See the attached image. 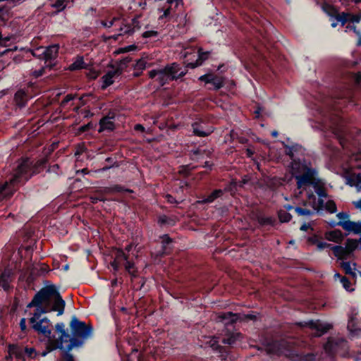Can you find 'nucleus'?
<instances>
[{"label":"nucleus","mask_w":361,"mask_h":361,"mask_svg":"<svg viewBox=\"0 0 361 361\" xmlns=\"http://www.w3.org/2000/svg\"><path fill=\"white\" fill-rule=\"evenodd\" d=\"M118 18L114 17L110 21H105V20H101V25L106 28H110L114 25V22L117 20Z\"/></svg>","instance_id":"obj_62"},{"label":"nucleus","mask_w":361,"mask_h":361,"mask_svg":"<svg viewBox=\"0 0 361 361\" xmlns=\"http://www.w3.org/2000/svg\"><path fill=\"white\" fill-rule=\"evenodd\" d=\"M192 127L193 134L198 137H207L212 133V131H211V130L210 131H204L203 130V127L197 122L192 123Z\"/></svg>","instance_id":"obj_32"},{"label":"nucleus","mask_w":361,"mask_h":361,"mask_svg":"<svg viewBox=\"0 0 361 361\" xmlns=\"http://www.w3.org/2000/svg\"><path fill=\"white\" fill-rule=\"evenodd\" d=\"M341 283H342L343 287L347 290V291H353L354 289L351 288V282L350 280L346 277L344 276L341 279Z\"/></svg>","instance_id":"obj_55"},{"label":"nucleus","mask_w":361,"mask_h":361,"mask_svg":"<svg viewBox=\"0 0 361 361\" xmlns=\"http://www.w3.org/2000/svg\"><path fill=\"white\" fill-rule=\"evenodd\" d=\"M240 336V334H234L232 333L231 334L228 335L227 337H224L222 339V343L227 345H233L238 337Z\"/></svg>","instance_id":"obj_44"},{"label":"nucleus","mask_w":361,"mask_h":361,"mask_svg":"<svg viewBox=\"0 0 361 361\" xmlns=\"http://www.w3.org/2000/svg\"><path fill=\"white\" fill-rule=\"evenodd\" d=\"M199 80L204 82L206 84L212 85V87H209V89H213L214 90H218L224 85V80L223 77L212 73H207L201 75L199 78Z\"/></svg>","instance_id":"obj_11"},{"label":"nucleus","mask_w":361,"mask_h":361,"mask_svg":"<svg viewBox=\"0 0 361 361\" xmlns=\"http://www.w3.org/2000/svg\"><path fill=\"white\" fill-rule=\"evenodd\" d=\"M326 238L336 243H340L344 239L347 234H343V232L339 229H335L326 233Z\"/></svg>","instance_id":"obj_25"},{"label":"nucleus","mask_w":361,"mask_h":361,"mask_svg":"<svg viewBox=\"0 0 361 361\" xmlns=\"http://www.w3.org/2000/svg\"><path fill=\"white\" fill-rule=\"evenodd\" d=\"M348 329L351 334H358L361 329L355 326V323L353 317H350L348 323Z\"/></svg>","instance_id":"obj_51"},{"label":"nucleus","mask_w":361,"mask_h":361,"mask_svg":"<svg viewBox=\"0 0 361 361\" xmlns=\"http://www.w3.org/2000/svg\"><path fill=\"white\" fill-rule=\"evenodd\" d=\"M9 356L14 355L18 360L25 361V357L34 359L38 355V353L34 348L25 347L23 348L17 345L11 344L8 346Z\"/></svg>","instance_id":"obj_8"},{"label":"nucleus","mask_w":361,"mask_h":361,"mask_svg":"<svg viewBox=\"0 0 361 361\" xmlns=\"http://www.w3.org/2000/svg\"><path fill=\"white\" fill-rule=\"evenodd\" d=\"M59 47L57 44H54L48 47L43 52V58L46 67H49L50 69L54 66V64L51 63V61L54 60L58 55Z\"/></svg>","instance_id":"obj_13"},{"label":"nucleus","mask_w":361,"mask_h":361,"mask_svg":"<svg viewBox=\"0 0 361 361\" xmlns=\"http://www.w3.org/2000/svg\"><path fill=\"white\" fill-rule=\"evenodd\" d=\"M160 238L161 240V249L159 250L157 253V255L160 257H163L164 255H167L170 254L173 249V240L170 238V236L168 234H164L160 236Z\"/></svg>","instance_id":"obj_16"},{"label":"nucleus","mask_w":361,"mask_h":361,"mask_svg":"<svg viewBox=\"0 0 361 361\" xmlns=\"http://www.w3.org/2000/svg\"><path fill=\"white\" fill-rule=\"evenodd\" d=\"M205 150H202L200 148L192 149L190 152V159L192 161H197L203 157Z\"/></svg>","instance_id":"obj_41"},{"label":"nucleus","mask_w":361,"mask_h":361,"mask_svg":"<svg viewBox=\"0 0 361 361\" xmlns=\"http://www.w3.org/2000/svg\"><path fill=\"white\" fill-rule=\"evenodd\" d=\"M324 348L329 355H339L345 356L348 351V341L343 338H329L324 345Z\"/></svg>","instance_id":"obj_5"},{"label":"nucleus","mask_w":361,"mask_h":361,"mask_svg":"<svg viewBox=\"0 0 361 361\" xmlns=\"http://www.w3.org/2000/svg\"><path fill=\"white\" fill-rule=\"evenodd\" d=\"M331 250L333 251V253L336 257L338 259H347L349 257L346 252V249L345 247L341 245H333L331 247Z\"/></svg>","instance_id":"obj_28"},{"label":"nucleus","mask_w":361,"mask_h":361,"mask_svg":"<svg viewBox=\"0 0 361 361\" xmlns=\"http://www.w3.org/2000/svg\"><path fill=\"white\" fill-rule=\"evenodd\" d=\"M295 212L298 216H312L314 212L310 209L295 207Z\"/></svg>","instance_id":"obj_47"},{"label":"nucleus","mask_w":361,"mask_h":361,"mask_svg":"<svg viewBox=\"0 0 361 361\" xmlns=\"http://www.w3.org/2000/svg\"><path fill=\"white\" fill-rule=\"evenodd\" d=\"M103 191L106 193L132 192L131 190L126 189L123 186L121 185H114L111 187H105L104 188Z\"/></svg>","instance_id":"obj_36"},{"label":"nucleus","mask_w":361,"mask_h":361,"mask_svg":"<svg viewBox=\"0 0 361 361\" xmlns=\"http://www.w3.org/2000/svg\"><path fill=\"white\" fill-rule=\"evenodd\" d=\"M157 223L161 228H167L174 226L176 224V221L173 216H168L166 214H159L157 217Z\"/></svg>","instance_id":"obj_20"},{"label":"nucleus","mask_w":361,"mask_h":361,"mask_svg":"<svg viewBox=\"0 0 361 361\" xmlns=\"http://www.w3.org/2000/svg\"><path fill=\"white\" fill-rule=\"evenodd\" d=\"M66 302L62 298L58 288L53 284L42 288L27 305V308L36 307L32 317L29 319L30 328L39 335L49 336L52 333V324L42 314L57 312V315L64 312Z\"/></svg>","instance_id":"obj_1"},{"label":"nucleus","mask_w":361,"mask_h":361,"mask_svg":"<svg viewBox=\"0 0 361 361\" xmlns=\"http://www.w3.org/2000/svg\"><path fill=\"white\" fill-rule=\"evenodd\" d=\"M31 178L27 162L18 164L8 180L0 183V201L11 198Z\"/></svg>","instance_id":"obj_3"},{"label":"nucleus","mask_w":361,"mask_h":361,"mask_svg":"<svg viewBox=\"0 0 361 361\" xmlns=\"http://www.w3.org/2000/svg\"><path fill=\"white\" fill-rule=\"evenodd\" d=\"M86 75L89 79L95 80L99 76V72L94 69H90Z\"/></svg>","instance_id":"obj_63"},{"label":"nucleus","mask_w":361,"mask_h":361,"mask_svg":"<svg viewBox=\"0 0 361 361\" xmlns=\"http://www.w3.org/2000/svg\"><path fill=\"white\" fill-rule=\"evenodd\" d=\"M19 325H20V330L23 333V334H27L30 330H32L30 327L28 328L26 325V319L25 318H22L20 320V323H19Z\"/></svg>","instance_id":"obj_56"},{"label":"nucleus","mask_w":361,"mask_h":361,"mask_svg":"<svg viewBox=\"0 0 361 361\" xmlns=\"http://www.w3.org/2000/svg\"><path fill=\"white\" fill-rule=\"evenodd\" d=\"M132 25H133V27H132V25L130 24L124 25L123 27H121L119 29V30L121 32V34H122V35H131L134 33L135 28H137V29L140 28L139 21L137 20L135 18H133L132 20Z\"/></svg>","instance_id":"obj_29"},{"label":"nucleus","mask_w":361,"mask_h":361,"mask_svg":"<svg viewBox=\"0 0 361 361\" xmlns=\"http://www.w3.org/2000/svg\"><path fill=\"white\" fill-rule=\"evenodd\" d=\"M123 265L125 267V269L128 272L129 274H130L132 276H136V274L134 271H133L135 266L133 262H130L127 259L126 261L123 262Z\"/></svg>","instance_id":"obj_49"},{"label":"nucleus","mask_w":361,"mask_h":361,"mask_svg":"<svg viewBox=\"0 0 361 361\" xmlns=\"http://www.w3.org/2000/svg\"><path fill=\"white\" fill-rule=\"evenodd\" d=\"M13 279V271L11 269L6 268L0 276V286L5 291H8L11 288L10 283Z\"/></svg>","instance_id":"obj_18"},{"label":"nucleus","mask_w":361,"mask_h":361,"mask_svg":"<svg viewBox=\"0 0 361 361\" xmlns=\"http://www.w3.org/2000/svg\"><path fill=\"white\" fill-rule=\"evenodd\" d=\"M350 15L348 13L343 12L341 13H339L338 12V14L336 16L335 19L337 20V22L341 23V25L343 26L348 21V17Z\"/></svg>","instance_id":"obj_45"},{"label":"nucleus","mask_w":361,"mask_h":361,"mask_svg":"<svg viewBox=\"0 0 361 361\" xmlns=\"http://www.w3.org/2000/svg\"><path fill=\"white\" fill-rule=\"evenodd\" d=\"M353 268L351 267V264L350 262H343L341 263V267L344 271L346 275L350 276L353 279L356 281L357 279V271H356V263H353Z\"/></svg>","instance_id":"obj_26"},{"label":"nucleus","mask_w":361,"mask_h":361,"mask_svg":"<svg viewBox=\"0 0 361 361\" xmlns=\"http://www.w3.org/2000/svg\"><path fill=\"white\" fill-rule=\"evenodd\" d=\"M316 356L313 353H307L305 355L295 354L293 356V361H315Z\"/></svg>","instance_id":"obj_37"},{"label":"nucleus","mask_w":361,"mask_h":361,"mask_svg":"<svg viewBox=\"0 0 361 361\" xmlns=\"http://www.w3.org/2000/svg\"><path fill=\"white\" fill-rule=\"evenodd\" d=\"M121 73L122 68L120 67H117L114 70L107 71V73L102 78L103 83L102 85L101 89L104 90L108 87L114 83L113 78L116 75H120Z\"/></svg>","instance_id":"obj_17"},{"label":"nucleus","mask_w":361,"mask_h":361,"mask_svg":"<svg viewBox=\"0 0 361 361\" xmlns=\"http://www.w3.org/2000/svg\"><path fill=\"white\" fill-rule=\"evenodd\" d=\"M105 161L107 162L108 164H109V166H104L102 169V171H106L111 169L114 166H116V167L118 166V164H117V162L114 160V158H112L111 157H109L106 158Z\"/></svg>","instance_id":"obj_50"},{"label":"nucleus","mask_w":361,"mask_h":361,"mask_svg":"<svg viewBox=\"0 0 361 361\" xmlns=\"http://www.w3.org/2000/svg\"><path fill=\"white\" fill-rule=\"evenodd\" d=\"M210 346L214 351L219 354L221 360L227 359L229 353L228 348L219 345V342L216 339H212L210 341Z\"/></svg>","instance_id":"obj_22"},{"label":"nucleus","mask_w":361,"mask_h":361,"mask_svg":"<svg viewBox=\"0 0 361 361\" xmlns=\"http://www.w3.org/2000/svg\"><path fill=\"white\" fill-rule=\"evenodd\" d=\"M47 340L46 343V348L44 351H42L40 355L42 357H45L48 353L59 349L62 350L63 348V345L61 344V338H54V336L51 334L49 336H44Z\"/></svg>","instance_id":"obj_12"},{"label":"nucleus","mask_w":361,"mask_h":361,"mask_svg":"<svg viewBox=\"0 0 361 361\" xmlns=\"http://www.w3.org/2000/svg\"><path fill=\"white\" fill-rule=\"evenodd\" d=\"M164 68L170 81L182 78L186 75L189 68L187 67V63L185 67H183L180 64L176 62L167 64Z\"/></svg>","instance_id":"obj_9"},{"label":"nucleus","mask_w":361,"mask_h":361,"mask_svg":"<svg viewBox=\"0 0 361 361\" xmlns=\"http://www.w3.org/2000/svg\"><path fill=\"white\" fill-rule=\"evenodd\" d=\"M156 81L159 82L160 86H164L170 81L165 68L159 69V73L157 75Z\"/></svg>","instance_id":"obj_34"},{"label":"nucleus","mask_w":361,"mask_h":361,"mask_svg":"<svg viewBox=\"0 0 361 361\" xmlns=\"http://www.w3.org/2000/svg\"><path fill=\"white\" fill-rule=\"evenodd\" d=\"M159 35L157 31L154 30H149V31H145L142 33V36L143 38H149V37H156Z\"/></svg>","instance_id":"obj_60"},{"label":"nucleus","mask_w":361,"mask_h":361,"mask_svg":"<svg viewBox=\"0 0 361 361\" xmlns=\"http://www.w3.org/2000/svg\"><path fill=\"white\" fill-rule=\"evenodd\" d=\"M239 5L245 6L250 9L257 10L259 4V0H235Z\"/></svg>","instance_id":"obj_35"},{"label":"nucleus","mask_w":361,"mask_h":361,"mask_svg":"<svg viewBox=\"0 0 361 361\" xmlns=\"http://www.w3.org/2000/svg\"><path fill=\"white\" fill-rule=\"evenodd\" d=\"M310 187H312L319 197H326L327 192L324 188V180L319 177L317 178L312 183L310 184Z\"/></svg>","instance_id":"obj_21"},{"label":"nucleus","mask_w":361,"mask_h":361,"mask_svg":"<svg viewBox=\"0 0 361 361\" xmlns=\"http://www.w3.org/2000/svg\"><path fill=\"white\" fill-rule=\"evenodd\" d=\"M73 2V0H56L52 4V7L56 8L57 11H61L68 6V4Z\"/></svg>","instance_id":"obj_40"},{"label":"nucleus","mask_w":361,"mask_h":361,"mask_svg":"<svg viewBox=\"0 0 361 361\" xmlns=\"http://www.w3.org/2000/svg\"><path fill=\"white\" fill-rule=\"evenodd\" d=\"M211 54L209 51H204L202 47L198 48L197 59L195 61L188 62L187 67L195 68L202 65V63L209 58Z\"/></svg>","instance_id":"obj_19"},{"label":"nucleus","mask_w":361,"mask_h":361,"mask_svg":"<svg viewBox=\"0 0 361 361\" xmlns=\"http://www.w3.org/2000/svg\"><path fill=\"white\" fill-rule=\"evenodd\" d=\"M290 171L296 181L298 189L306 190L317 178H319L317 168L309 159H298L290 162Z\"/></svg>","instance_id":"obj_2"},{"label":"nucleus","mask_w":361,"mask_h":361,"mask_svg":"<svg viewBox=\"0 0 361 361\" xmlns=\"http://www.w3.org/2000/svg\"><path fill=\"white\" fill-rule=\"evenodd\" d=\"M70 329L73 336L82 338H88L93 332L92 325H87L85 322L80 321L75 315L71 317Z\"/></svg>","instance_id":"obj_6"},{"label":"nucleus","mask_w":361,"mask_h":361,"mask_svg":"<svg viewBox=\"0 0 361 361\" xmlns=\"http://www.w3.org/2000/svg\"><path fill=\"white\" fill-rule=\"evenodd\" d=\"M137 47L136 45L131 44V45H128V46H126L124 47L118 48L114 52V54L115 55H118L121 54H124V53L135 51V50H137Z\"/></svg>","instance_id":"obj_42"},{"label":"nucleus","mask_w":361,"mask_h":361,"mask_svg":"<svg viewBox=\"0 0 361 361\" xmlns=\"http://www.w3.org/2000/svg\"><path fill=\"white\" fill-rule=\"evenodd\" d=\"M75 99V95L73 94H68L65 96V97L62 99L61 102V106L64 107L66 106L68 103Z\"/></svg>","instance_id":"obj_58"},{"label":"nucleus","mask_w":361,"mask_h":361,"mask_svg":"<svg viewBox=\"0 0 361 361\" xmlns=\"http://www.w3.org/2000/svg\"><path fill=\"white\" fill-rule=\"evenodd\" d=\"M69 69L72 71L88 69V64L84 61L82 56H78L75 61L70 65Z\"/></svg>","instance_id":"obj_30"},{"label":"nucleus","mask_w":361,"mask_h":361,"mask_svg":"<svg viewBox=\"0 0 361 361\" xmlns=\"http://www.w3.org/2000/svg\"><path fill=\"white\" fill-rule=\"evenodd\" d=\"M149 66H151V63L146 62L143 59H140L136 61L134 66V70L142 71Z\"/></svg>","instance_id":"obj_43"},{"label":"nucleus","mask_w":361,"mask_h":361,"mask_svg":"<svg viewBox=\"0 0 361 361\" xmlns=\"http://www.w3.org/2000/svg\"><path fill=\"white\" fill-rule=\"evenodd\" d=\"M257 220L261 226H274L276 224V219L273 216H264L259 215L257 217Z\"/></svg>","instance_id":"obj_31"},{"label":"nucleus","mask_w":361,"mask_h":361,"mask_svg":"<svg viewBox=\"0 0 361 361\" xmlns=\"http://www.w3.org/2000/svg\"><path fill=\"white\" fill-rule=\"evenodd\" d=\"M307 240L309 243H310L312 245H317V244L319 243V236L316 234H314L312 236H309L307 238Z\"/></svg>","instance_id":"obj_64"},{"label":"nucleus","mask_w":361,"mask_h":361,"mask_svg":"<svg viewBox=\"0 0 361 361\" xmlns=\"http://www.w3.org/2000/svg\"><path fill=\"white\" fill-rule=\"evenodd\" d=\"M190 165H184L181 166L180 173L184 176H188L190 174Z\"/></svg>","instance_id":"obj_61"},{"label":"nucleus","mask_w":361,"mask_h":361,"mask_svg":"<svg viewBox=\"0 0 361 361\" xmlns=\"http://www.w3.org/2000/svg\"><path fill=\"white\" fill-rule=\"evenodd\" d=\"M54 328L56 332L60 334L58 338H62L61 344L63 345L64 343H68L66 345H63L62 350L71 352L73 348L80 347L83 345L85 338H82L76 336H71L65 328L64 323L59 322L55 325Z\"/></svg>","instance_id":"obj_4"},{"label":"nucleus","mask_w":361,"mask_h":361,"mask_svg":"<svg viewBox=\"0 0 361 361\" xmlns=\"http://www.w3.org/2000/svg\"><path fill=\"white\" fill-rule=\"evenodd\" d=\"M322 9L329 17L334 18H335L336 16L338 14V11L337 10V8L335 6L328 4L326 1H324L322 4Z\"/></svg>","instance_id":"obj_33"},{"label":"nucleus","mask_w":361,"mask_h":361,"mask_svg":"<svg viewBox=\"0 0 361 361\" xmlns=\"http://www.w3.org/2000/svg\"><path fill=\"white\" fill-rule=\"evenodd\" d=\"M17 47L14 49L6 48L0 51V71L8 67L12 62L13 55Z\"/></svg>","instance_id":"obj_15"},{"label":"nucleus","mask_w":361,"mask_h":361,"mask_svg":"<svg viewBox=\"0 0 361 361\" xmlns=\"http://www.w3.org/2000/svg\"><path fill=\"white\" fill-rule=\"evenodd\" d=\"M24 162H27L28 165L29 171L31 173V177L36 173H40L47 167L48 164V160L46 158H42L39 159L34 166L32 165V161L29 159H25L23 160L20 164H23Z\"/></svg>","instance_id":"obj_14"},{"label":"nucleus","mask_w":361,"mask_h":361,"mask_svg":"<svg viewBox=\"0 0 361 361\" xmlns=\"http://www.w3.org/2000/svg\"><path fill=\"white\" fill-rule=\"evenodd\" d=\"M277 214H278V217H279V221L281 223H288L289 221H290V220L292 219V215L283 210V209H280L277 212Z\"/></svg>","instance_id":"obj_38"},{"label":"nucleus","mask_w":361,"mask_h":361,"mask_svg":"<svg viewBox=\"0 0 361 361\" xmlns=\"http://www.w3.org/2000/svg\"><path fill=\"white\" fill-rule=\"evenodd\" d=\"M171 6L166 9L159 8V11H163V14L159 17V20H162L163 19L169 17L171 14Z\"/></svg>","instance_id":"obj_59"},{"label":"nucleus","mask_w":361,"mask_h":361,"mask_svg":"<svg viewBox=\"0 0 361 361\" xmlns=\"http://www.w3.org/2000/svg\"><path fill=\"white\" fill-rule=\"evenodd\" d=\"M347 28L353 30L354 33L358 37L357 42V47H361V31L360 30H357L356 26H355V25H348L347 26Z\"/></svg>","instance_id":"obj_54"},{"label":"nucleus","mask_w":361,"mask_h":361,"mask_svg":"<svg viewBox=\"0 0 361 361\" xmlns=\"http://www.w3.org/2000/svg\"><path fill=\"white\" fill-rule=\"evenodd\" d=\"M338 226H341L345 231L348 232L353 233L354 226H355V221L348 219L347 221H338Z\"/></svg>","instance_id":"obj_39"},{"label":"nucleus","mask_w":361,"mask_h":361,"mask_svg":"<svg viewBox=\"0 0 361 361\" xmlns=\"http://www.w3.org/2000/svg\"><path fill=\"white\" fill-rule=\"evenodd\" d=\"M229 189L226 188L224 190L221 189H216L213 192H212L209 195L205 196L202 198L201 201H200L202 204H210L214 202L217 198L221 197L224 192L228 191Z\"/></svg>","instance_id":"obj_23"},{"label":"nucleus","mask_w":361,"mask_h":361,"mask_svg":"<svg viewBox=\"0 0 361 361\" xmlns=\"http://www.w3.org/2000/svg\"><path fill=\"white\" fill-rule=\"evenodd\" d=\"M99 133L107 130L109 132L114 131L115 129V123L113 121L107 120L106 118H102L99 122Z\"/></svg>","instance_id":"obj_27"},{"label":"nucleus","mask_w":361,"mask_h":361,"mask_svg":"<svg viewBox=\"0 0 361 361\" xmlns=\"http://www.w3.org/2000/svg\"><path fill=\"white\" fill-rule=\"evenodd\" d=\"M132 61V58L130 57V56H126V57H124L123 59H121V60H119L118 62H117V65H118V67H120L122 68V70L127 67L128 63Z\"/></svg>","instance_id":"obj_53"},{"label":"nucleus","mask_w":361,"mask_h":361,"mask_svg":"<svg viewBox=\"0 0 361 361\" xmlns=\"http://www.w3.org/2000/svg\"><path fill=\"white\" fill-rule=\"evenodd\" d=\"M307 326L311 329L316 330L319 333V336H321L325 333H326L331 326L329 324H324L319 321H310L307 324Z\"/></svg>","instance_id":"obj_24"},{"label":"nucleus","mask_w":361,"mask_h":361,"mask_svg":"<svg viewBox=\"0 0 361 361\" xmlns=\"http://www.w3.org/2000/svg\"><path fill=\"white\" fill-rule=\"evenodd\" d=\"M95 125L92 122H89L88 123L81 126L78 129V134L81 135L85 132H87L94 128Z\"/></svg>","instance_id":"obj_48"},{"label":"nucleus","mask_w":361,"mask_h":361,"mask_svg":"<svg viewBox=\"0 0 361 361\" xmlns=\"http://www.w3.org/2000/svg\"><path fill=\"white\" fill-rule=\"evenodd\" d=\"M61 350L63 352L61 361H75L73 355H71L70 352L65 350Z\"/></svg>","instance_id":"obj_57"},{"label":"nucleus","mask_w":361,"mask_h":361,"mask_svg":"<svg viewBox=\"0 0 361 361\" xmlns=\"http://www.w3.org/2000/svg\"><path fill=\"white\" fill-rule=\"evenodd\" d=\"M324 208L331 214H334L337 212L336 204L332 200H329L326 202Z\"/></svg>","instance_id":"obj_46"},{"label":"nucleus","mask_w":361,"mask_h":361,"mask_svg":"<svg viewBox=\"0 0 361 361\" xmlns=\"http://www.w3.org/2000/svg\"><path fill=\"white\" fill-rule=\"evenodd\" d=\"M219 318L225 325H233L237 322H248V321H256L257 315L253 312L248 314L242 313H233L232 312H227L222 313Z\"/></svg>","instance_id":"obj_7"},{"label":"nucleus","mask_w":361,"mask_h":361,"mask_svg":"<svg viewBox=\"0 0 361 361\" xmlns=\"http://www.w3.org/2000/svg\"><path fill=\"white\" fill-rule=\"evenodd\" d=\"M283 146L285 154L290 157L291 162H293V160L306 159L304 157L305 149L302 145L299 144L288 145L283 142Z\"/></svg>","instance_id":"obj_10"},{"label":"nucleus","mask_w":361,"mask_h":361,"mask_svg":"<svg viewBox=\"0 0 361 361\" xmlns=\"http://www.w3.org/2000/svg\"><path fill=\"white\" fill-rule=\"evenodd\" d=\"M127 259L128 256L126 255V254L122 250H118L116 252L114 260H117V262H119V263L121 264L125 261H126Z\"/></svg>","instance_id":"obj_52"}]
</instances>
